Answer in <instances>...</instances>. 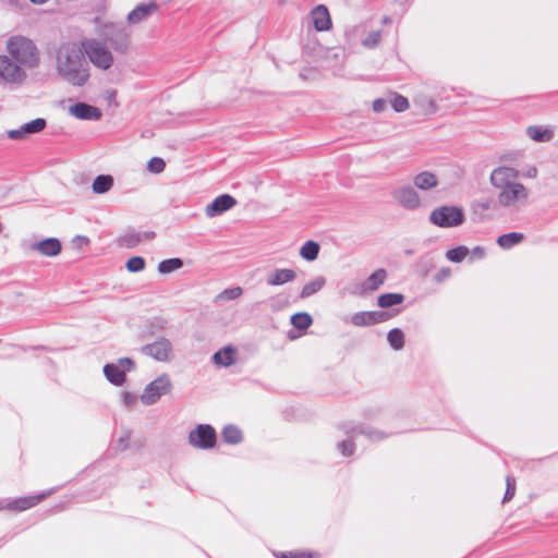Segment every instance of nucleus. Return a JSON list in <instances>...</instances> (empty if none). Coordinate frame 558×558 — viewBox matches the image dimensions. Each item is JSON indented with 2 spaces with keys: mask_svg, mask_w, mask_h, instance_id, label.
Returning a JSON list of instances; mask_svg holds the SVG:
<instances>
[{
  "mask_svg": "<svg viewBox=\"0 0 558 558\" xmlns=\"http://www.w3.org/2000/svg\"><path fill=\"white\" fill-rule=\"evenodd\" d=\"M471 254H472V258L473 259H482L485 257L486 255V251L484 247L482 246H475L473 247V250L471 251Z\"/></svg>",
  "mask_w": 558,
  "mask_h": 558,
  "instance_id": "50",
  "label": "nucleus"
},
{
  "mask_svg": "<svg viewBox=\"0 0 558 558\" xmlns=\"http://www.w3.org/2000/svg\"><path fill=\"white\" fill-rule=\"evenodd\" d=\"M28 250L37 252L46 257H54L61 253L62 244L57 238H47L38 242H33L28 245Z\"/></svg>",
  "mask_w": 558,
  "mask_h": 558,
  "instance_id": "12",
  "label": "nucleus"
},
{
  "mask_svg": "<svg viewBox=\"0 0 558 558\" xmlns=\"http://www.w3.org/2000/svg\"><path fill=\"white\" fill-rule=\"evenodd\" d=\"M526 134L530 138L538 143L549 142L554 137V132L551 129H543L536 125L529 126L526 129Z\"/></svg>",
  "mask_w": 558,
  "mask_h": 558,
  "instance_id": "29",
  "label": "nucleus"
},
{
  "mask_svg": "<svg viewBox=\"0 0 558 558\" xmlns=\"http://www.w3.org/2000/svg\"><path fill=\"white\" fill-rule=\"evenodd\" d=\"M320 246L315 241H306L300 248V255L303 259L313 262L319 254Z\"/></svg>",
  "mask_w": 558,
  "mask_h": 558,
  "instance_id": "30",
  "label": "nucleus"
},
{
  "mask_svg": "<svg viewBox=\"0 0 558 558\" xmlns=\"http://www.w3.org/2000/svg\"><path fill=\"white\" fill-rule=\"evenodd\" d=\"M235 205L236 201L234 197L229 194H222L206 206L205 214L207 217L213 218L223 214Z\"/></svg>",
  "mask_w": 558,
  "mask_h": 558,
  "instance_id": "15",
  "label": "nucleus"
},
{
  "mask_svg": "<svg viewBox=\"0 0 558 558\" xmlns=\"http://www.w3.org/2000/svg\"><path fill=\"white\" fill-rule=\"evenodd\" d=\"M412 183L416 190L428 192L438 186L439 179L436 173L425 170L416 173L412 179Z\"/></svg>",
  "mask_w": 558,
  "mask_h": 558,
  "instance_id": "20",
  "label": "nucleus"
},
{
  "mask_svg": "<svg viewBox=\"0 0 558 558\" xmlns=\"http://www.w3.org/2000/svg\"><path fill=\"white\" fill-rule=\"evenodd\" d=\"M124 372L132 369L134 362L129 357L120 359L117 363Z\"/></svg>",
  "mask_w": 558,
  "mask_h": 558,
  "instance_id": "49",
  "label": "nucleus"
},
{
  "mask_svg": "<svg viewBox=\"0 0 558 558\" xmlns=\"http://www.w3.org/2000/svg\"><path fill=\"white\" fill-rule=\"evenodd\" d=\"M390 318V315L386 312L371 311V312H357L350 318H344L345 323H351L356 327H369L376 324L384 323Z\"/></svg>",
  "mask_w": 558,
  "mask_h": 558,
  "instance_id": "11",
  "label": "nucleus"
},
{
  "mask_svg": "<svg viewBox=\"0 0 558 558\" xmlns=\"http://www.w3.org/2000/svg\"><path fill=\"white\" fill-rule=\"evenodd\" d=\"M391 106L395 111L403 112L409 108V100L401 95H396L391 100Z\"/></svg>",
  "mask_w": 558,
  "mask_h": 558,
  "instance_id": "43",
  "label": "nucleus"
},
{
  "mask_svg": "<svg viewBox=\"0 0 558 558\" xmlns=\"http://www.w3.org/2000/svg\"><path fill=\"white\" fill-rule=\"evenodd\" d=\"M166 162L159 157H154L148 161L147 168L153 173H160L165 170Z\"/></svg>",
  "mask_w": 558,
  "mask_h": 558,
  "instance_id": "44",
  "label": "nucleus"
},
{
  "mask_svg": "<svg viewBox=\"0 0 558 558\" xmlns=\"http://www.w3.org/2000/svg\"><path fill=\"white\" fill-rule=\"evenodd\" d=\"M235 349L231 345L225 347L213 356L214 363L219 366L228 367L234 363Z\"/></svg>",
  "mask_w": 558,
  "mask_h": 558,
  "instance_id": "26",
  "label": "nucleus"
},
{
  "mask_svg": "<svg viewBox=\"0 0 558 558\" xmlns=\"http://www.w3.org/2000/svg\"><path fill=\"white\" fill-rule=\"evenodd\" d=\"M391 22H392L391 17H389V16H384L381 20V23L385 25L390 24Z\"/></svg>",
  "mask_w": 558,
  "mask_h": 558,
  "instance_id": "54",
  "label": "nucleus"
},
{
  "mask_svg": "<svg viewBox=\"0 0 558 558\" xmlns=\"http://www.w3.org/2000/svg\"><path fill=\"white\" fill-rule=\"evenodd\" d=\"M155 238V232L153 231H131L125 233L124 235L119 238V244L126 248H133L137 246L140 243L145 241H150Z\"/></svg>",
  "mask_w": 558,
  "mask_h": 558,
  "instance_id": "22",
  "label": "nucleus"
},
{
  "mask_svg": "<svg viewBox=\"0 0 558 558\" xmlns=\"http://www.w3.org/2000/svg\"><path fill=\"white\" fill-rule=\"evenodd\" d=\"M536 175H537V169L535 167L529 169L526 172L527 178L534 179V178H536Z\"/></svg>",
  "mask_w": 558,
  "mask_h": 558,
  "instance_id": "53",
  "label": "nucleus"
},
{
  "mask_svg": "<svg viewBox=\"0 0 558 558\" xmlns=\"http://www.w3.org/2000/svg\"><path fill=\"white\" fill-rule=\"evenodd\" d=\"M451 276L450 268H441L435 276L434 279L436 282H442Z\"/></svg>",
  "mask_w": 558,
  "mask_h": 558,
  "instance_id": "46",
  "label": "nucleus"
},
{
  "mask_svg": "<svg viewBox=\"0 0 558 558\" xmlns=\"http://www.w3.org/2000/svg\"><path fill=\"white\" fill-rule=\"evenodd\" d=\"M183 266L181 258H169L159 263L158 271L161 274H169L180 269Z\"/></svg>",
  "mask_w": 558,
  "mask_h": 558,
  "instance_id": "37",
  "label": "nucleus"
},
{
  "mask_svg": "<svg viewBox=\"0 0 558 558\" xmlns=\"http://www.w3.org/2000/svg\"><path fill=\"white\" fill-rule=\"evenodd\" d=\"M142 352L159 362H168L172 359V343L169 339L161 337L144 345Z\"/></svg>",
  "mask_w": 558,
  "mask_h": 558,
  "instance_id": "10",
  "label": "nucleus"
},
{
  "mask_svg": "<svg viewBox=\"0 0 558 558\" xmlns=\"http://www.w3.org/2000/svg\"><path fill=\"white\" fill-rule=\"evenodd\" d=\"M404 296L400 293H385L378 296V306L386 308L402 303Z\"/></svg>",
  "mask_w": 558,
  "mask_h": 558,
  "instance_id": "33",
  "label": "nucleus"
},
{
  "mask_svg": "<svg viewBox=\"0 0 558 558\" xmlns=\"http://www.w3.org/2000/svg\"><path fill=\"white\" fill-rule=\"evenodd\" d=\"M523 239H524V235L522 233L510 232V233H506V234L498 236L497 243L500 247L508 250V248H511L512 246L521 243L523 241Z\"/></svg>",
  "mask_w": 558,
  "mask_h": 558,
  "instance_id": "31",
  "label": "nucleus"
},
{
  "mask_svg": "<svg viewBox=\"0 0 558 558\" xmlns=\"http://www.w3.org/2000/svg\"><path fill=\"white\" fill-rule=\"evenodd\" d=\"M53 490H48L43 494L20 497L9 502L8 508L14 511H25L41 502L45 498L50 496Z\"/></svg>",
  "mask_w": 558,
  "mask_h": 558,
  "instance_id": "19",
  "label": "nucleus"
},
{
  "mask_svg": "<svg viewBox=\"0 0 558 558\" xmlns=\"http://www.w3.org/2000/svg\"><path fill=\"white\" fill-rule=\"evenodd\" d=\"M387 340L393 350H401L404 347V333L399 328L391 329L387 335Z\"/></svg>",
  "mask_w": 558,
  "mask_h": 558,
  "instance_id": "34",
  "label": "nucleus"
},
{
  "mask_svg": "<svg viewBox=\"0 0 558 558\" xmlns=\"http://www.w3.org/2000/svg\"><path fill=\"white\" fill-rule=\"evenodd\" d=\"M326 282H327V280L324 276L315 277L314 279H312L311 281L306 282L303 286V288L300 292V298L307 299V298L312 296L313 294L320 291L326 286Z\"/></svg>",
  "mask_w": 558,
  "mask_h": 558,
  "instance_id": "25",
  "label": "nucleus"
},
{
  "mask_svg": "<svg viewBox=\"0 0 558 558\" xmlns=\"http://www.w3.org/2000/svg\"><path fill=\"white\" fill-rule=\"evenodd\" d=\"M106 40L116 51L125 52L130 43V34L124 27L114 26L106 33Z\"/></svg>",
  "mask_w": 558,
  "mask_h": 558,
  "instance_id": "14",
  "label": "nucleus"
},
{
  "mask_svg": "<svg viewBox=\"0 0 558 558\" xmlns=\"http://www.w3.org/2000/svg\"><path fill=\"white\" fill-rule=\"evenodd\" d=\"M7 53L23 70H34L40 64V50L35 41L23 35H13L5 41Z\"/></svg>",
  "mask_w": 558,
  "mask_h": 558,
  "instance_id": "3",
  "label": "nucleus"
},
{
  "mask_svg": "<svg viewBox=\"0 0 558 558\" xmlns=\"http://www.w3.org/2000/svg\"><path fill=\"white\" fill-rule=\"evenodd\" d=\"M51 56L56 73L63 82L75 87L87 84L90 73L83 43L63 41L52 50Z\"/></svg>",
  "mask_w": 558,
  "mask_h": 558,
  "instance_id": "1",
  "label": "nucleus"
},
{
  "mask_svg": "<svg viewBox=\"0 0 558 558\" xmlns=\"http://www.w3.org/2000/svg\"><path fill=\"white\" fill-rule=\"evenodd\" d=\"M296 274L292 269L288 268H276L267 276V284L269 286H281L291 282L295 279Z\"/></svg>",
  "mask_w": 558,
  "mask_h": 558,
  "instance_id": "23",
  "label": "nucleus"
},
{
  "mask_svg": "<svg viewBox=\"0 0 558 558\" xmlns=\"http://www.w3.org/2000/svg\"><path fill=\"white\" fill-rule=\"evenodd\" d=\"M104 374L114 386H121L125 381L124 371L117 363L106 364Z\"/></svg>",
  "mask_w": 558,
  "mask_h": 558,
  "instance_id": "24",
  "label": "nucleus"
},
{
  "mask_svg": "<svg viewBox=\"0 0 558 558\" xmlns=\"http://www.w3.org/2000/svg\"><path fill=\"white\" fill-rule=\"evenodd\" d=\"M428 220L439 228H454L464 222L465 216L460 207L442 205L430 211Z\"/></svg>",
  "mask_w": 558,
  "mask_h": 558,
  "instance_id": "4",
  "label": "nucleus"
},
{
  "mask_svg": "<svg viewBox=\"0 0 558 558\" xmlns=\"http://www.w3.org/2000/svg\"><path fill=\"white\" fill-rule=\"evenodd\" d=\"M469 253V248L461 245L447 251L446 257L452 263H460L468 256Z\"/></svg>",
  "mask_w": 558,
  "mask_h": 558,
  "instance_id": "38",
  "label": "nucleus"
},
{
  "mask_svg": "<svg viewBox=\"0 0 558 558\" xmlns=\"http://www.w3.org/2000/svg\"><path fill=\"white\" fill-rule=\"evenodd\" d=\"M136 400H137V397L134 393L123 392V395H122L123 404L128 408L135 404Z\"/></svg>",
  "mask_w": 558,
  "mask_h": 558,
  "instance_id": "47",
  "label": "nucleus"
},
{
  "mask_svg": "<svg viewBox=\"0 0 558 558\" xmlns=\"http://www.w3.org/2000/svg\"><path fill=\"white\" fill-rule=\"evenodd\" d=\"M385 437V434L379 430H368L363 432L355 437H349L341 442H339L338 448L341 453H352L356 450V444L362 442L365 438H369L371 440H381Z\"/></svg>",
  "mask_w": 558,
  "mask_h": 558,
  "instance_id": "13",
  "label": "nucleus"
},
{
  "mask_svg": "<svg viewBox=\"0 0 558 558\" xmlns=\"http://www.w3.org/2000/svg\"><path fill=\"white\" fill-rule=\"evenodd\" d=\"M155 323H156V327L158 329H163L167 326V324H168L167 320L163 319V318H156Z\"/></svg>",
  "mask_w": 558,
  "mask_h": 558,
  "instance_id": "52",
  "label": "nucleus"
},
{
  "mask_svg": "<svg viewBox=\"0 0 558 558\" xmlns=\"http://www.w3.org/2000/svg\"><path fill=\"white\" fill-rule=\"evenodd\" d=\"M73 243L78 247L83 248V246L87 245L89 243L88 238L78 235L73 240Z\"/></svg>",
  "mask_w": 558,
  "mask_h": 558,
  "instance_id": "51",
  "label": "nucleus"
},
{
  "mask_svg": "<svg viewBox=\"0 0 558 558\" xmlns=\"http://www.w3.org/2000/svg\"><path fill=\"white\" fill-rule=\"evenodd\" d=\"M391 195L404 209L416 210L422 206V198L413 184H403L395 189Z\"/></svg>",
  "mask_w": 558,
  "mask_h": 558,
  "instance_id": "9",
  "label": "nucleus"
},
{
  "mask_svg": "<svg viewBox=\"0 0 558 558\" xmlns=\"http://www.w3.org/2000/svg\"><path fill=\"white\" fill-rule=\"evenodd\" d=\"M506 486L507 487H506V493H505L502 502L510 501L514 497V495H515L517 484H515L514 477L507 476V478H506Z\"/></svg>",
  "mask_w": 558,
  "mask_h": 558,
  "instance_id": "42",
  "label": "nucleus"
},
{
  "mask_svg": "<svg viewBox=\"0 0 558 558\" xmlns=\"http://www.w3.org/2000/svg\"><path fill=\"white\" fill-rule=\"evenodd\" d=\"M388 104L385 99L378 98L373 102V110L375 112H383L386 110Z\"/></svg>",
  "mask_w": 558,
  "mask_h": 558,
  "instance_id": "48",
  "label": "nucleus"
},
{
  "mask_svg": "<svg viewBox=\"0 0 558 558\" xmlns=\"http://www.w3.org/2000/svg\"><path fill=\"white\" fill-rule=\"evenodd\" d=\"M113 185V178L111 175H98L93 182V191L96 194L107 193Z\"/></svg>",
  "mask_w": 558,
  "mask_h": 558,
  "instance_id": "32",
  "label": "nucleus"
},
{
  "mask_svg": "<svg viewBox=\"0 0 558 558\" xmlns=\"http://www.w3.org/2000/svg\"><path fill=\"white\" fill-rule=\"evenodd\" d=\"M27 78V73L22 65L16 63L8 53L0 54V80L13 85H22Z\"/></svg>",
  "mask_w": 558,
  "mask_h": 558,
  "instance_id": "7",
  "label": "nucleus"
},
{
  "mask_svg": "<svg viewBox=\"0 0 558 558\" xmlns=\"http://www.w3.org/2000/svg\"><path fill=\"white\" fill-rule=\"evenodd\" d=\"M276 558H322L319 551L314 549H292L286 551H274Z\"/></svg>",
  "mask_w": 558,
  "mask_h": 558,
  "instance_id": "27",
  "label": "nucleus"
},
{
  "mask_svg": "<svg viewBox=\"0 0 558 558\" xmlns=\"http://www.w3.org/2000/svg\"><path fill=\"white\" fill-rule=\"evenodd\" d=\"M519 178V170L508 166H499L492 171L489 182L497 192L496 202L500 207L519 209L527 203L529 189Z\"/></svg>",
  "mask_w": 558,
  "mask_h": 558,
  "instance_id": "2",
  "label": "nucleus"
},
{
  "mask_svg": "<svg viewBox=\"0 0 558 558\" xmlns=\"http://www.w3.org/2000/svg\"><path fill=\"white\" fill-rule=\"evenodd\" d=\"M125 266L130 272H138L145 268V259L140 256H134L126 262Z\"/></svg>",
  "mask_w": 558,
  "mask_h": 558,
  "instance_id": "41",
  "label": "nucleus"
},
{
  "mask_svg": "<svg viewBox=\"0 0 558 558\" xmlns=\"http://www.w3.org/2000/svg\"><path fill=\"white\" fill-rule=\"evenodd\" d=\"M172 387L170 376L168 374H161L145 387L140 399L144 405H153L157 403L162 396L169 395Z\"/></svg>",
  "mask_w": 558,
  "mask_h": 558,
  "instance_id": "6",
  "label": "nucleus"
},
{
  "mask_svg": "<svg viewBox=\"0 0 558 558\" xmlns=\"http://www.w3.org/2000/svg\"><path fill=\"white\" fill-rule=\"evenodd\" d=\"M313 323L312 316L308 313L301 312L291 316V324L300 330L307 329Z\"/></svg>",
  "mask_w": 558,
  "mask_h": 558,
  "instance_id": "35",
  "label": "nucleus"
},
{
  "mask_svg": "<svg viewBox=\"0 0 558 558\" xmlns=\"http://www.w3.org/2000/svg\"><path fill=\"white\" fill-rule=\"evenodd\" d=\"M190 444L201 450L213 449L217 441L215 428L208 424H198L189 434Z\"/></svg>",
  "mask_w": 558,
  "mask_h": 558,
  "instance_id": "8",
  "label": "nucleus"
},
{
  "mask_svg": "<svg viewBox=\"0 0 558 558\" xmlns=\"http://www.w3.org/2000/svg\"><path fill=\"white\" fill-rule=\"evenodd\" d=\"M221 438L226 444L236 445L243 440V433L238 426L229 424L222 428Z\"/></svg>",
  "mask_w": 558,
  "mask_h": 558,
  "instance_id": "28",
  "label": "nucleus"
},
{
  "mask_svg": "<svg viewBox=\"0 0 558 558\" xmlns=\"http://www.w3.org/2000/svg\"><path fill=\"white\" fill-rule=\"evenodd\" d=\"M85 57L98 69L109 70L113 64V56L106 43L89 39L83 43Z\"/></svg>",
  "mask_w": 558,
  "mask_h": 558,
  "instance_id": "5",
  "label": "nucleus"
},
{
  "mask_svg": "<svg viewBox=\"0 0 558 558\" xmlns=\"http://www.w3.org/2000/svg\"><path fill=\"white\" fill-rule=\"evenodd\" d=\"M69 112L80 120L97 121L101 118V112L98 108L85 102H77L70 106Z\"/></svg>",
  "mask_w": 558,
  "mask_h": 558,
  "instance_id": "17",
  "label": "nucleus"
},
{
  "mask_svg": "<svg viewBox=\"0 0 558 558\" xmlns=\"http://www.w3.org/2000/svg\"><path fill=\"white\" fill-rule=\"evenodd\" d=\"M243 293V290L241 287H234V288H228L221 291L219 294L215 298V303H221L225 301H231L240 298Z\"/></svg>",
  "mask_w": 558,
  "mask_h": 558,
  "instance_id": "36",
  "label": "nucleus"
},
{
  "mask_svg": "<svg viewBox=\"0 0 558 558\" xmlns=\"http://www.w3.org/2000/svg\"><path fill=\"white\" fill-rule=\"evenodd\" d=\"M380 41L381 31H373L362 40V45L365 48L374 49L380 44Z\"/></svg>",
  "mask_w": 558,
  "mask_h": 558,
  "instance_id": "40",
  "label": "nucleus"
},
{
  "mask_svg": "<svg viewBox=\"0 0 558 558\" xmlns=\"http://www.w3.org/2000/svg\"><path fill=\"white\" fill-rule=\"evenodd\" d=\"M387 279V270L378 268L367 279L357 286L356 293L365 295L379 289Z\"/></svg>",
  "mask_w": 558,
  "mask_h": 558,
  "instance_id": "16",
  "label": "nucleus"
},
{
  "mask_svg": "<svg viewBox=\"0 0 558 558\" xmlns=\"http://www.w3.org/2000/svg\"><path fill=\"white\" fill-rule=\"evenodd\" d=\"M26 135L28 134L23 132V125L16 130H10L8 132V137L14 141L23 140Z\"/></svg>",
  "mask_w": 558,
  "mask_h": 558,
  "instance_id": "45",
  "label": "nucleus"
},
{
  "mask_svg": "<svg viewBox=\"0 0 558 558\" xmlns=\"http://www.w3.org/2000/svg\"><path fill=\"white\" fill-rule=\"evenodd\" d=\"M159 5L151 1L148 3H141L128 14V22L132 25L140 24L147 20L150 15L155 14Z\"/></svg>",
  "mask_w": 558,
  "mask_h": 558,
  "instance_id": "18",
  "label": "nucleus"
},
{
  "mask_svg": "<svg viewBox=\"0 0 558 558\" xmlns=\"http://www.w3.org/2000/svg\"><path fill=\"white\" fill-rule=\"evenodd\" d=\"M314 28L318 32L329 31L331 27V17L327 7L319 4L311 12Z\"/></svg>",
  "mask_w": 558,
  "mask_h": 558,
  "instance_id": "21",
  "label": "nucleus"
},
{
  "mask_svg": "<svg viewBox=\"0 0 558 558\" xmlns=\"http://www.w3.org/2000/svg\"><path fill=\"white\" fill-rule=\"evenodd\" d=\"M46 128V120L37 118L28 123L23 124V132L27 134L39 133Z\"/></svg>",
  "mask_w": 558,
  "mask_h": 558,
  "instance_id": "39",
  "label": "nucleus"
}]
</instances>
